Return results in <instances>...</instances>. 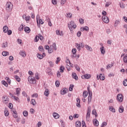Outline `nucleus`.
<instances>
[{
	"label": "nucleus",
	"instance_id": "f704fd0d",
	"mask_svg": "<svg viewBox=\"0 0 127 127\" xmlns=\"http://www.w3.org/2000/svg\"><path fill=\"white\" fill-rule=\"evenodd\" d=\"M81 122L80 121H77L76 123H75V126L76 127H81Z\"/></svg>",
	"mask_w": 127,
	"mask_h": 127
},
{
	"label": "nucleus",
	"instance_id": "20e7f679",
	"mask_svg": "<svg viewBox=\"0 0 127 127\" xmlns=\"http://www.w3.org/2000/svg\"><path fill=\"white\" fill-rule=\"evenodd\" d=\"M28 81L30 83V84H35V83H36V80L33 76H29L28 78Z\"/></svg>",
	"mask_w": 127,
	"mask_h": 127
},
{
	"label": "nucleus",
	"instance_id": "a211bd4d",
	"mask_svg": "<svg viewBox=\"0 0 127 127\" xmlns=\"http://www.w3.org/2000/svg\"><path fill=\"white\" fill-rule=\"evenodd\" d=\"M20 91H21L20 88H16L15 95H16V96H17V97H19V95H20Z\"/></svg>",
	"mask_w": 127,
	"mask_h": 127
},
{
	"label": "nucleus",
	"instance_id": "aec40b11",
	"mask_svg": "<svg viewBox=\"0 0 127 127\" xmlns=\"http://www.w3.org/2000/svg\"><path fill=\"white\" fill-rule=\"evenodd\" d=\"M53 116L54 119H59V118H60V115H59V114H58V113H53Z\"/></svg>",
	"mask_w": 127,
	"mask_h": 127
},
{
	"label": "nucleus",
	"instance_id": "7ed1b4c3",
	"mask_svg": "<svg viewBox=\"0 0 127 127\" xmlns=\"http://www.w3.org/2000/svg\"><path fill=\"white\" fill-rule=\"evenodd\" d=\"M13 7V5L12 3L10 2H7L5 5L6 10L8 12H10L11 10H12V8Z\"/></svg>",
	"mask_w": 127,
	"mask_h": 127
},
{
	"label": "nucleus",
	"instance_id": "c03bdc74",
	"mask_svg": "<svg viewBox=\"0 0 127 127\" xmlns=\"http://www.w3.org/2000/svg\"><path fill=\"white\" fill-rule=\"evenodd\" d=\"M100 79L101 80V81H104L105 80V76L103 75V74H100Z\"/></svg>",
	"mask_w": 127,
	"mask_h": 127
},
{
	"label": "nucleus",
	"instance_id": "c9c22d12",
	"mask_svg": "<svg viewBox=\"0 0 127 127\" xmlns=\"http://www.w3.org/2000/svg\"><path fill=\"white\" fill-rule=\"evenodd\" d=\"M87 96H88V92H87V91H84L83 93V98H87Z\"/></svg>",
	"mask_w": 127,
	"mask_h": 127
},
{
	"label": "nucleus",
	"instance_id": "09e8293b",
	"mask_svg": "<svg viewBox=\"0 0 127 127\" xmlns=\"http://www.w3.org/2000/svg\"><path fill=\"white\" fill-rule=\"evenodd\" d=\"M66 3V0H61V4L62 5H64Z\"/></svg>",
	"mask_w": 127,
	"mask_h": 127
},
{
	"label": "nucleus",
	"instance_id": "c85d7f7f",
	"mask_svg": "<svg viewBox=\"0 0 127 127\" xmlns=\"http://www.w3.org/2000/svg\"><path fill=\"white\" fill-rule=\"evenodd\" d=\"M8 31V27L7 26H4L3 27V31L4 33H6Z\"/></svg>",
	"mask_w": 127,
	"mask_h": 127
},
{
	"label": "nucleus",
	"instance_id": "774afa93",
	"mask_svg": "<svg viewBox=\"0 0 127 127\" xmlns=\"http://www.w3.org/2000/svg\"><path fill=\"white\" fill-rule=\"evenodd\" d=\"M79 22L80 24H83L84 23V19L82 18L79 19Z\"/></svg>",
	"mask_w": 127,
	"mask_h": 127
},
{
	"label": "nucleus",
	"instance_id": "e2e57ef3",
	"mask_svg": "<svg viewBox=\"0 0 127 127\" xmlns=\"http://www.w3.org/2000/svg\"><path fill=\"white\" fill-rule=\"evenodd\" d=\"M52 2L53 4H54V5L57 4V0H52Z\"/></svg>",
	"mask_w": 127,
	"mask_h": 127
},
{
	"label": "nucleus",
	"instance_id": "6ab92c4d",
	"mask_svg": "<svg viewBox=\"0 0 127 127\" xmlns=\"http://www.w3.org/2000/svg\"><path fill=\"white\" fill-rule=\"evenodd\" d=\"M9 95H11V98H13L15 101H16L17 102H20V100H19V98H18V97L12 95L11 93H9Z\"/></svg>",
	"mask_w": 127,
	"mask_h": 127
},
{
	"label": "nucleus",
	"instance_id": "6e6d98bb",
	"mask_svg": "<svg viewBox=\"0 0 127 127\" xmlns=\"http://www.w3.org/2000/svg\"><path fill=\"white\" fill-rule=\"evenodd\" d=\"M18 44H20V45H22V40L21 39H18L17 40Z\"/></svg>",
	"mask_w": 127,
	"mask_h": 127
},
{
	"label": "nucleus",
	"instance_id": "39448f33",
	"mask_svg": "<svg viewBox=\"0 0 127 127\" xmlns=\"http://www.w3.org/2000/svg\"><path fill=\"white\" fill-rule=\"evenodd\" d=\"M66 67L68 70V71H70V70H71L70 67H73V64H71V62H70V61L69 60H67L66 61Z\"/></svg>",
	"mask_w": 127,
	"mask_h": 127
},
{
	"label": "nucleus",
	"instance_id": "9d476101",
	"mask_svg": "<svg viewBox=\"0 0 127 127\" xmlns=\"http://www.w3.org/2000/svg\"><path fill=\"white\" fill-rule=\"evenodd\" d=\"M90 115H91V110L90 109H88L87 111V114L86 116V120L87 121H90Z\"/></svg>",
	"mask_w": 127,
	"mask_h": 127
},
{
	"label": "nucleus",
	"instance_id": "864d4df0",
	"mask_svg": "<svg viewBox=\"0 0 127 127\" xmlns=\"http://www.w3.org/2000/svg\"><path fill=\"white\" fill-rule=\"evenodd\" d=\"M55 84H56V87H59V86H60V82L58 80H57L56 81Z\"/></svg>",
	"mask_w": 127,
	"mask_h": 127
},
{
	"label": "nucleus",
	"instance_id": "58836bf2",
	"mask_svg": "<svg viewBox=\"0 0 127 127\" xmlns=\"http://www.w3.org/2000/svg\"><path fill=\"white\" fill-rule=\"evenodd\" d=\"M35 77L37 80H39V79H40V77H39V74L38 73V72H36L35 73Z\"/></svg>",
	"mask_w": 127,
	"mask_h": 127
},
{
	"label": "nucleus",
	"instance_id": "412c9836",
	"mask_svg": "<svg viewBox=\"0 0 127 127\" xmlns=\"http://www.w3.org/2000/svg\"><path fill=\"white\" fill-rule=\"evenodd\" d=\"M44 94L45 96H46V97H48V96H49V94H50V92L49 91V89H45Z\"/></svg>",
	"mask_w": 127,
	"mask_h": 127
},
{
	"label": "nucleus",
	"instance_id": "b1692460",
	"mask_svg": "<svg viewBox=\"0 0 127 127\" xmlns=\"http://www.w3.org/2000/svg\"><path fill=\"white\" fill-rule=\"evenodd\" d=\"M81 31H88L89 27L88 26L82 27L81 28Z\"/></svg>",
	"mask_w": 127,
	"mask_h": 127
},
{
	"label": "nucleus",
	"instance_id": "13d9d810",
	"mask_svg": "<svg viewBox=\"0 0 127 127\" xmlns=\"http://www.w3.org/2000/svg\"><path fill=\"white\" fill-rule=\"evenodd\" d=\"M39 40V37L36 36L34 39L35 42H37Z\"/></svg>",
	"mask_w": 127,
	"mask_h": 127
},
{
	"label": "nucleus",
	"instance_id": "1a4fd4ad",
	"mask_svg": "<svg viewBox=\"0 0 127 127\" xmlns=\"http://www.w3.org/2000/svg\"><path fill=\"white\" fill-rule=\"evenodd\" d=\"M2 103L3 104H7L8 103V97L7 96H3L2 98Z\"/></svg>",
	"mask_w": 127,
	"mask_h": 127
},
{
	"label": "nucleus",
	"instance_id": "49530a36",
	"mask_svg": "<svg viewBox=\"0 0 127 127\" xmlns=\"http://www.w3.org/2000/svg\"><path fill=\"white\" fill-rule=\"evenodd\" d=\"M32 98H38V94L37 93H34L31 96Z\"/></svg>",
	"mask_w": 127,
	"mask_h": 127
},
{
	"label": "nucleus",
	"instance_id": "dca6fc26",
	"mask_svg": "<svg viewBox=\"0 0 127 127\" xmlns=\"http://www.w3.org/2000/svg\"><path fill=\"white\" fill-rule=\"evenodd\" d=\"M120 23H121V20H120V19L116 20L114 22L115 27H117V26H118L119 24H120Z\"/></svg>",
	"mask_w": 127,
	"mask_h": 127
},
{
	"label": "nucleus",
	"instance_id": "473e14b6",
	"mask_svg": "<svg viewBox=\"0 0 127 127\" xmlns=\"http://www.w3.org/2000/svg\"><path fill=\"white\" fill-rule=\"evenodd\" d=\"M109 111H111L112 113H116V109L113 106L109 107Z\"/></svg>",
	"mask_w": 127,
	"mask_h": 127
},
{
	"label": "nucleus",
	"instance_id": "cd10ccee",
	"mask_svg": "<svg viewBox=\"0 0 127 127\" xmlns=\"http://www.w3.org/2000/svg\"><path fill=\"white\" fill-rule=\"evenodd\" d=\"M85 47L88 51H93V49H92V47H90L89 46H88V45H85Z\"/></svg>",
	"mask_w": 127,
	"mask_h": 127
},
{
	"label": "nucleus",
	"instance_id": "680f3d73",
	"mask_svg": "<svg viewBox=\"0 0 127 127\" xmlns=\"http://www.w3.org/2000/svg\"><path fill=\"white\" fill-rule=\"evenodd\" d=\"M2 47L3 48H5V47H7V43H3V44L2 45Z\"/></svg>",
	"mask_w": 127,
	"mask_h": 127
},
{
	"label": "nucleus",
	"instance_id": "603ef678",
	"mask_svg": "<svg viewBox=\"0 0 127 127\" xmlns=\"http://www.w3.org/2000/svg\"><path fill=\"white\" fill-rule=\"evenodd\" d=\"M64 66H61L60 67V70L61 73H63V72H64Z\"/></svg>",
	"mask_w": 127,
	"mask_h": 127
},
{
	"label": "nucleus",
	"instance_id": "f3484780",
	"mask_svg": "<svg viewBox=\"0 0 127 127\" xmlns=\"http://www.w3.org/2000/svg\"><path fill=\"white\" fill-rule=\"evenodd\" d=\"M93 123L94 126H95L96 127H98L99 126V121H98L97 119H93Z\"/></svg>",
	"mask_w": 127,
	"mask_h": 127
},
{
	"label": "nucleus",
	"instance_id": "5701e85b",
	"mask_svg": "<svg viewBox=\"0 0 127 127\" xmlns=\"http://www.w3.org/2000/svg\"><path fill=\"white\" fill-rule=\"evenodd\" d=\"M57 35H60V36H63V32L60 31L59 30H57L56 32Z\"/></svg>",
	"mask_w": 127,
	"mask_h": 127
},
{
	"label": "nucleus",
	"instance_id": "f8f14e48",
	"mask_svg": "<svg viewBox=\"0 0 127 127\" xmlns=\"http://www.w3.org/2000/svg\"><path fill=\"white\" fill-rule=\"evenodd\" d=\"M123 99H124V98L123 97V95H122L121 94H119L117 95V100H118L119 102H120V103H122V102H123Z\"/></svg>",
	"mask_w": 127,
	"mask_h": 127
},
{
	"label": "nucleus",
	"instance_id": "6e6552de",
	"mask_svg": "<svg viewBox=\"0 0 127 127\" xmlns=\"http://www.w3.org/2000/svg\"><path fill=\"white\" fill-rule=\"evenodd\" d=\"M23 19H25L26 20V22L28 23L29 22V21L30 19H31V18L30 17V16H26V14H23L22 16Z\"/></svg>",
	"mask_w": 127,
	"mask_h": 127
},
{
	"label": "nucleus",
	"instance_id": "a18cd8bd",
	"mask_svg": "<svg viewBox=\"0 0 127 127\" xmlns=\"http://www.w3.org/2000/svg\"><path fill=\"white\" fill-rule=\"evenodd\" d=\"M2 85H4L5 87H8V84L5 81H2Z\"/></svg>",
	"mask_w": 127,
	"mask_h": 127
},
{
	"label": "nucleus",
	"instance_id": "de8ad7c7",
	"mask_svg": "<svg viewBox=\"0 0 127 127\" xmlns=\"http://www.w3.org/2000/svg\"><path fill=\"white\" fill-rule=\"evenodd\" d=\"M123 61L124 63H127V56H125L123 58Z\"/></svg>",
	"mask_w": 127,
	"mask_h": 127
},
{
	"label": "nucleus",
	"instance_id": "e433bc0d",
	"mask_svg": "<svg viewBox=\"0 0 127 127\" xmlns=\"http://www.w3.org/2000/svg\"><path fill=\"white\" fill-rule=\"evenodd\" d=\"M2 55L3 56H7L9 55V53H8V52H3L2 53Z\"/></svg>",
	"mask_w": 127,
	"mask_h": 127
},
{
	"label": "nucleus",
	"instance_id": "69168bd1",
	"mask_svg": "<svg viewBox=\"0 0 127 127\" xmlns=\"http://www.w3.org/2000/svg\"><path fill=\"white\" fill-rule=\"evenodd\" d=\"M18 29L20 31L23 30V25H20V27H19Z\"/></svg>",
	"mask_w": 127,
	"mask_h": 127
},
{
	"label": "nucleus",
	"instance_id": "0e129e2a",
	"mask_svg": "<svg viewBox=\"0 0 127 127\" xmlns=\"http://www.w3.org/2000/svg\"><path fill=\"white\" fill-rule=\"evenodd\" d=\"M31 104L33 105V106H34L35 105V100L32 99L31 101Z\"/></svg>",
	"mask_w": 127,
	"mask_h": 127
},
{
	"label": "nucleus",
	"instance_id": "bf43d9fd",
	"mask_svg": "<svg viewBox=\"0 0 127 127\" xmlns=\"http://www.w3.org/2000/svg\"><path fill=\"white\" fill-rule=\"evenodd\" d=\"M123 85H124V86H127V79H125L124 80Z\"/></svg>",
	"mask_w": 127,
	"mask_h": 127
},
{
	"label": "nucleus",
	"instance_id": "9b49d317",
	"mask_svg": "<svg viewBox=\"0 0 127 127\" xmlns=\"http://www.w3.org/2000/svg\"><path fill=\"white\" fill-rule=\"evenodd\" d=\"M102 20L105 23H109V22H110V19L107 16H103Z\"/></svg>",
	"mask_w": 127,
	"mask_h": 127
},
{
	"label": "nucleus",
	"instance_id": "4be33fe9",
	"mask_svg": "<svg viewBox=\"0 0 127 127\" xmlns=\"http://www.w3.org/2000/svg\"><path fill=\"white\" fill-rule=\"evenodd\" d=\"M76 106L78 107V108H81V104H80V98H76Z\"/></svg>",
	"mask_w": 127,
	"mask_h": 127
},
{
	"label": "nucleus",
	"instance_id": "052dcab7",
	"mask_svg": "<svg viewBox=\"0 0 127 127\" xmlns=\"http://www.w3.org/2000/svg\"><path fill=\"white\" fill-rule=\"evenodd\" d=\"M39 51H44V49H43V47L42 46H40L39 47Z\"/></svg>",
	"mask_w": 127,
	"mask_h": 127
},
{
	"label": "nucleus",
	"instance_id": "79ce46f5",
	"mask_svg": "<svg viewBox=\"0 0 127 127\" xmlns=\"http://www.w3.org/2000/svg\"><path fill=\"white\" fill-rule=\"evenodd\" d=\"M14 78H15V80H16L17 82H20L21 79H20V78H19V77L18 76L15 75V76H14Z\"/></svg>",
	"mask_w": 127,
	"mask_h": 127
},
{
	"label": "nucleus",
	"instance_id": "bb28decb",
	"mask_svg": "<svg viewBox=\"0 0 127 127\" xmlns=\"http://www.w3.org/2000/svg\"><path fill=\"white\" fill-rule=\"evenodd\" d=\"M72 77L73 78V79H75L76 81L78 80V76H77V74L75 72H73L72 73Z\"/></svg>",
	"mask_w": 127,
	"mask_h": 127
},
{
	"label": "nucleus",
	"instance_id": "ddd939ff",
	"mask_svg": "<svg viewBox=\"0 0 127 127\" xmlns=\"http://www.w3.org/2000/svg\"><path fill=\"white\" fill-rule=\"evenodd\" d=\"M68 92V89L66 88H63L61 90V95H65Z\"/></svg>",
	"mask_w": 127,
	"mask_h": 127
},
{
	"label": "nucleus",
	"instance_id": "72a5a7b5",
	"mask_svg": "<svg viewBox=\"0 0 127 127\" xmlns=\"http://www.w3.org/2000/svg\"><path fill=\"white\" fill-rule=\"evenodd\" d=\"M119 111V113H124V107L123 106H120Z\"/></svg>",
	"mask_w": 127,
	"mask_h": 127
},
{
	"label": "nucleus",
	"instance_id": "a19ab883",
	"mask_svg": "<svg viewBox=\"0 0 127 127\" xmlns=\"http://www.w3.org/2000/svg\"><path fill=\"white\" fill-rule=\"evenodd\" d=\"M114 66V64H111L107 66L106 69H111Z\"/></svg>",
	"mask_w": 127,
	"mask_h": 127
},
{
	"label": "nucleus",
	"instance_id": "c756f323",
	"mask_svg": "<svg viewBox=\"0 0 127 127\" xmlns=\"http://www.w3.org/2000/svg\"><path fill=\"white\" fill-rule=\"evenodd\" d=\"M4 113V116L5 117H8V116L9 115V112H8V110H7V109H5Z\"/></svg>",
	"mask_w": 127,
	"mask_h": 127
},
{
	"label": "nucleus",
	"instance_id": "f03ea898",
	"mask_svg": "<svg viewBox=\"0 0 127 127\" xmlns=\"http://www.w3.org/2000/svg\"><path fill=\"white\" fill-rule=\"evenodd\" d=\"M67 26L70 31H72L73 28L75 29V28H76L77 27V25H76L75 22L73 21H71L69 23H68L67 24Z\"/></svg>",
	"mask_w": 127,
	"mask_h": 127
},
{
	"label": "nucleus",
	"instance_id": "2eb2a0df",
	"mask_svg": "<svg viewBox=\"0 0 127 127\" xmlns=\"http://www.w3.org/2000/svg\"><path fill=\"white\" fill-rule=\"evenodd\" d=\"M37 23L38 25H40V24H43L44 23V22L43 21V20L42 19H39V23H38V17H37Z\"/></svg>",
	"mask_w": 127,
	"mask_h": 127
},
{
	"label": "nucleus",
	"instance_id": "4c0bfd02",
	"mask_svg": "<svg viewBox=\"0 0 127 127\" xmlns=\"http://www.w3.org/2000/svg\"><path fill=\"white\" fill-rule=\"evenodd\" d=\"M92 115H94L95 116V118H97L98 117V114L97 113V111H96V110H93L92 112Z\"/></svg>",
	"mask_w": 127,
	"mask_h": 127
},
{
	"label": "nucleus",
	"instance_id": "4468645a",
	"mask_svg": "<svg viewBox=\"0 0 127 127\" xmlns=\"http://www.w3.org/2000/svg\"><path fill=\"white\" fill-rule=\"evenodd\" d=\"M81 78L82 79H90V78H91V75L89 74H86L82 75Z\"/></svg>",
	"mask_w": 127,
	"mask_h": 127
},
{
	"label": "nucleus",
	"instance_id": "8fccbe9b",
	"mask_svg": "<svg viewBox=\"0 0 127 127\" xmlns=\"http://www.w3.org/2000/svg\"><path fill=\"white\" fill-rule=\"evenodd\" d=\"M76 52H77V50L75 48L72 49V53L73 55H75V54H76Z\"/></svg>",
	"mask_w": 127,
	"mask_h": 127
},
{
	"label": "nucleus",
	"instance_id": "37998d69",
	"mask_svg": "<svg viewBox=\"0 0 127 127\" xmlns=\"http://www.w3.org/2000/svg\"><path fill=\"white\" fill-rule=\"evenodd\" d=\"M23 115L24 116V117H27L28 116V112H27V111H24L23 112Z\"/></svg>",
	"mask_w": 127,
	"mask_h": 127
},
{
	"label": "nucleus",
	"instance_id": "0eeeda50",
	"mask_svg": "<svg viewBox=\"0 0 127 127\" xmlns=\"http://www.w3.org/2000/svg\"><path fill=\"white\" fill-rule=\"evenodd\" d=\"M87 90H88V94H89V96L88 97V103L90 104V103H91V101H92V92L91 91V90H90V89H89V87L87 88Z\"/></svg>",
	"mask_w": 127,
	"mask_h": 127
},
{
	"label": "nucleus",
	"instance_id": "f257e3e1",
	"mask_svg": "<svg viewBox=\"0 0 127 127\" xmlns=\"http://www.w3.org/2000/svg\"><path fill=\"white\" fill-rule=\"evenodd\" d=\"M54 50H57V47L56 46V43H53V45L50 46L49 50H48V53L49 54H51V53H53L54 52Z\"/></svg>",
	"mask_w": 127,
	"mask_h": 127
},
{
	"label": "nucleus",
	"instance_id": "423d86ee",
	"mask_svg": "<svg viewBox=\"0 0 127 127\" xmlns=\"http://www.w3.org/2000/svg\"><path fill=\"white\" fill-rule=\"evenodd\" d=\"M77 50L78 51H80L81 50V48H84V43H80L79 44L76 43L75 45Z\"/></svg>",
	"mask_w": 127,
	"mask_h": 127
},
{
	"label": "nucleus",
	"instance_id": "338daca9",
	"mask_svg": "<svg viewBox=\"0 0 127 127\" xmlns=\"http://www.w3.org/2000/svg\"><path fill=\"white\" fill-rule=\"evenodd\" d=\"M106 126H107V122H104L102 124L101 127H106Z\"/></svg>",
	"mask_w": 127,
	"mask_h": 127
},
{
	"label": "nucleus",
	"instance_id": "5fc2aeb1",
	"mask_svg": "<svg viewBox=\"0 0 127 127\" xmlns=\"http://www.w3.org/2000/svg\"><path fill=\"white\" fill-rule=\"evenodd\" d=\"M75 68L77 70V71H78V72H80V67L78 66V65H74Z\"/></svg>",
	"mask_w": 127,
	"mask_h": 127
},
{
	"label": "nucleus",
	"instance_id": "a878e982",
	"mask_svg": "<svg viewBox=\"0 0 127 127\" xmlns=\"http://www.w3.org/2000/svg\"><path fill=\"white\" fill-rule=\"evenodd\" d=\"M45 56V53H43V55L40 54H37V57L39 59H43V58Z\"/></svg>",
	"mask_w": 127,
	"mask_h": 127
},
{
	"label": "nucleus",
	"instance_id": "7c9ffc66",
	"mask_svg": "<svg viewBox=\"0 0 127 127\" xmlns=\"http://www.w3.org/2000/svg\"><path fill=\"white\" fill-rule=\"evenodd\" d=\"M100 51L102 53V54H105V53H106V50H105V47H101L100 48Z\"/></svg>",
	"mask_w": 127,
	"mask_h": 127
},
{
	"label": "nucleus",
	"instance_id": "393cba45",
	"mask_svg": "<svg viewBox=\"0 0 127 127\" xmlns=\"http://www.w3.org/2000/svg\"><path fill=\"white\" fill-rule=\"evenodd\" d=\"M19 54L22 57H25L26 56V52L23 51H21L19 52Z\"/></svg>",
	"mask_w": 127,
	"mask_h": 127
},
{
	"label": "nucleus",
	"instance_id": "ea45409f",
	"mask_svg": "<svg viewBox=\"0 0 127 127\" xmlns=\"http://www.w3.org/2000/svg\"><path fill=\"white\" fill-rule=\"evenodd\" d=\"M13 117L14 119H17V114H16V111H13Z\"/></svg>",
	"mask_w": 127,
	"mask_h": 127
},
{
	"label": "nucleus",
	"instance_id": "3c124183",
	"mask_svg": "<svg viewBox=\"0 0 127 127\" xmlns=\"http://www.w3.org/2000/svg\"><path fill=\"white\" fill-rule=\"evenodd\" d=\"M73 88H74V85L73 84H70L69 88V91H73Z\"/></svg>",
	"mask_w": 127,
	"mask_h": 127
},
{
	"label": "nucleus",
	"instance_id": "2f4dec72",
	"mask_svg": "<svg viewBox=\"0 0 127 127\" xmlns=\"http://www.w3.org/2000/svg\"><path fill=\"white\" fill-rule=\"evenodd\" d=\"M24 31H25L26 33H29L30 32V28L28 27H26L24 28Z\"/></svg>",
	"mask_w": 127,
	"mask_h": 127
},
{
	"label": "nucleus",
	"instance_id": "4d7b16f0",
	"mask_svg": "<svg viewBox=\"0 0 127 127\" xmlns=\"http://www.w3.org/2000/svg\"><path fill=\"white\" fill-rule=\"evenodd\" d=\"M5 80H6L7 82L9 84H10V79H9V78L8 77H6Z\"/></svg>",
	"mask_w": 127,
	"mask_h": 127
}]
</instances>
